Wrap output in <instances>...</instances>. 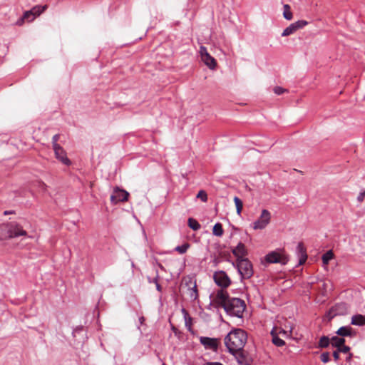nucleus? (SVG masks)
I'll return each instance as SVG.
<instances>
[{
	"mask_svg": "<svg viewBox=\"0 0 365 365\" xmlns=\"http://www.w3.org/2000/svg\"><path fill=\"white\" fill-rule=\"evenodd\" d=\"M247 333L241 329L231 331L225 338V344L230 353L242 349L247 342Z\"/></svg>",
	"mask_w": 365,
	"mask_h": 365,
	"instance_id": "obj_1",
	"label": "nucleus"
},
{
	"mask_svg": "<svg viewBox=\"0 0 365 365\" xmlns=\"http://www.w3.org/2000/svg\"><path fill=\"white\" fill-rule=\"evenodd\" d=\"M246 304L244 300L240 298H231L229 302L223 307L226 313L237 318H242L245 310Z\"/></svg>",
	"mask_w": 365,
	"mask_h": 365,
	"instance_id": "obj_2",
	"label": "nucleus"
},
{
	"mask_svg": "<svg viewBox=\"0 0 365 365\" xmlns=\"http://www.w3.org/2000/svg\"><path fill=\"white\" fill-rule=\"evenodd\" d=\"M242 279H250L253 275V268L251 262L247 258H238L235 264Z\"/></svg>",
	"mask_w": 365,
	"mask_h": 365,
	"instance_id": "obj_3",
	"label": "nucleus"
},
{
	"mask_svg": "<svg viewBox=\"0 0 365 365\" xmlns=\"http://www.w3.org/2000/svg\"><path fill=\"white\" fill-rule=\"evenodd\" d=\"M264 261L268 264L280 263L282 264H286L288 262V259L278 250H274L267 254Z\"/></svg>",
	"mask_w": 365,
	"mask_h": 365,
	"instance_id": "obj_4",
	"label": "nucleus"
},
{
	"mask_svg": "<svg viewBox=\"0 0 365 365\" xmlns=\"http://www.w3.org/2000/svg\"><path fill=\"white\" fill-rule=\"evenodd\" d=\"M213 279L216 284L222 288H227L231 284V280L227 273L222 270L215 272Z\"/></svg>",
	"mask_w": 365,
	"mask_h": 365,
	"instance_id": "obj_5",
	"label": "nucleus"
},
{
	"mask_svg": "<svg viewBox=\"0 0 365 365\" xmlns=\"http://www.w3.org/2000/svg\"><path fill=\"white\" fill-rule=\"evenodd\" d=\"M47 8V6H36L31 10L24 12L21 21H27L28 22L32 21L36 16L43 13Z\"/></svg>",
	"mask_w": 365,
	"mask_h": 365,
	"instance_id": "obj_6",
	"label": "nucleus"
},
{
	"mask_svg": "<svg viewBox=\"0 0 365 365\" xmlns=\"http://www.w3.org/2000/svg\"><path fill=\"white\" fill-rule=\"evenodd\" d=\"M271 215L267 210H263L258 220L253 222V228L255 230L264 229L270 221Z\"/></svg>",
	"mask_w": 365,
	"mask_h": 365,
	"instance_id": "obj_7",
	"label": "nucleus"
},
{
	"mask_svg": "<svg viewBox=\"0 0 365 365\" xmlns=\"http://www.w3.org/2000/svg\"><path fill=\"white\" fill-rule=\"evenodd\" d=\"M128 196L129 193L127 191L116 187L110 195V202L113 205H116L120 202L127 201Z\"/></svg>",
	"mask_w": 365,
	"mask_h": 365,
	"instance_id": "obj_8",
	"label": "nucleus"
},
{
	"mask_svg": "<svg viewBox=\"0 0 365 365\" xmlns=\"http://www.w3.org/2000/svg\"><path fill=\"white\" fill-rule=\"evenodd\" d=\"M8 225L9 228H11L9 229V232L11 235V238L26 235V232L23 229V227L19 223L12 221L8 222Z\"/></svg>",
	"mask_w": 365,
	"mask_h": 365,
	"instance_id": "obj_9",
	"label": "nucleus"
},
{
	"mask_svg": "<svg viewBox=\"0 0 365 365\" xmlns=\"http://www.w3.org/2000/svg\"><path fill=\"white\" fill-rule=\"evenodd\" d=\"M231 298L229 297L228 293L223 289L218 290L216 293L214 302L217 307H224Z\"/></svg>",
	"mask_w": 365,
	"mask_h": 365,
	"instance_id": "obj_10",
	"label": "nucleus"
},
{
	"mask_svg": "<svg viewBox=\"0 0 365 365\" xmlns=\"http://www.w3.org/2000/svg\"><path fill=\"white\" fill-rule=\"evenodd\" d=\"M200 343L205 346V349H211L216 351L218 348V340L215 338H210L207 336H200Z\"/></svg>",
	"mask_w": 365,
	"mask_h": 365,
	"instance_id": "obj_11",
	"label": "nucleus"
},
{
	"mask_svg": "<svg viewBox=\"0 0 365 365\" xmlns=\"http://www.w3.org/2000/svg\"><path fill=\"white\" fill-rule=\"evenodd\" d=\"M231 354L235 356L237 363L240 365H250L252 363L251 359L247 356L243 349Z\"/></svg>",
	"mask_w": 365,
	"mask_h": 365,
	"instance_id": "obj_12",
	"label": "nucleus"
},
{
	"mask_svg": "<svg viewBox=\"0 0 365 365\" xmlns=\"http://www.w3.org/2000/svg\"><path fill=\"white\" fill-rule=\"evenodd\" d=\"M56 158L66 165H70L71 161L68 158L66 151L61 146L53 148Z\"/></svg>",
	"mask_w": 365,
	"mask_h": 365,
	"instance_id": "obj_13",
	"label": "nucleus"
},
{
	"mask_svg": "<svg viewBox=\"0 0 365 365\" xmlns=\"http://www.w3.org/2000/svg\"><path fill=\"white\" fill-rule=\"evenodd\" d=\"M297 255L299 257V264H303L307 259V255L305 247L302 242H299L296 248Z\"/></svg>",
	"mask_w": 365,
	"mask_h": 365,
	"instance_id": "obj_14",
	"label": "nucleus"
},
{
	"mask_svg": "<svg viewBox=\"0 0 365 365\" xmlns=\"http://www.w3.org/2000/svg\"><path fill=\"white\" fill-rule=\"evenodd\" d=\"M232 254L238 258H243L244 256L247 255V252L245 245L242 242H239L237 247L232 250Z\"/></svg>",
	"mask_w": 365,
	"mask_h": 365,
	"instance_id": "obj_15",
	"label": "nucleus"
},
{
	"mask_svg": "<svg viewBox=\"0 0 365 365\" xmlns=\"http://www.w3.org/2000/svg\"><path fill=\"white\" fill-rule=\"evenodd\" d=\"M333 311L336 315H344L347 313L348 305L345 302L337 303L333 307Z\"/></svg>",
	"mask_w": 365,
	"mask_h": 365,
	"instance_id": "obj_16",
	"label": "nucleus"
},
{
	"mask_svg": "<svg viewBox=\"0 0 365 365\" xmlns=\"http://www.w3.org/2000/svg\"><path fill=\"white\" fill-rule=\"evenodd\" d=\"M9 229L10 228L8 223L1 224L0 225V240H3L8 238H11Z\"/></svg>",
	"mask_w": 365,
	"mask_h": 365,
	"instance_id": "obj_17",
	"label": "nucleus"
},
{
	"mask_svg": "<svg viewBox=\"0 0 365 365\" xmlns=\"http://www.w3.org/2000/svg\"><path fill=\"white\" fill-rule=\"evenodd\" d=\"M202 60L210 69L215 68L217 64L216 61L209 53H205V56H202Z\"/></svg>",
	"mask_w": 365,
	"mask_h": 365,
	"instance_id": "obj_18",
	"label": "nucleus"
},
{
	"mask_svg": "<svg viewBox=\"0 0 365 365\" xmlns=\"http://www.w3.org/2000/svg\"><path fill=\"white\" fill-rule=\"evenodd\" d=\"M351 324L355 326H364L365 325V316L362 314H356L351 317Z\"/></svg>",
	"mask_w": 365,
	"mask_h": 365,
	"instance_id": "obj_19",
	"label": "nucleus"
},
{
	"mask_svg": "<svg viewBox=\"0 0 365 365\" xmlns=\"http://www.w3.org/2000/svg\"><path fill=\"white\" fill-rule=\"evenodd\" d=\"M336 334L342 336L343 338L344 336H353L352 329L350 327H347V326L340 327L336 331Z\"/></svg>",
	"mask_w": 365,
	"mask_h": 365,
	"instance_id": "obj_20",
	"label": "nucleus"
},
{
	"mask_svg": "<svg viewBox=\"0 0 365 365\" xmlns=\"http://www.w3.org/2000/svg\"><path fill=\"white\" fill-rule=\"evenodd\" d=\"M345 344V339L343 337L339 336H332L331 338V344L333 347H336L337 349H339L340 346Z\"/></svg>",
	"mask_w": 365,
	"mask_h": 365,
	"instance_id": "obj_21",
	"label": "nucleus"
},
{
	"mask_svg": "<svg viewBox=\"0 0 365 365\" xmlns=\"http://www.w3.org/2000/svg\"><path fill=\"white\" fill-rule=\"evenodd\" d=\"M223 232L224 230L222 224L220 222L215 223L212 228V234L217 237H222Z\"/></svg>",
	"mask_w": 365,
	"mask_h": 365,
	"instance_id": "obj_22",
	"label": "nucleus"
},
{
	"mask_svg": "<svg viewBox=\"0 0 365 365\" xmlns=\"http://www.w3.org/2000/svg\"><path fill=\"white\" fill-rule=\"evenodd\" d=\"M330 344L331 339H329L327 336H322L319 341L318 348H327Z\"/></svg>",
	"mask_w": 365,
	"mask_h": 365,
	"instance_id": "obj_23",
	"label": "nucleus"
},
{
	"mask_svg": "<svg viewBox=\"0 0 365 365\" xmlns=\"http://www.w3.org/2000/svg\"><path fill=\"white\" fill-rule=\"evenodd\" d=\"M334 257V254L331 250H329L327 252H325L322 257V263L324 266L328 265L329 261Z\"/></svg>",
	"mask_w": 365,
	"mask_h": 365,
	"instance_id": "obj_24",
	"label": "nucleus"
},
{
	"mask_svg": "<svg viewBox=\"0 0 365 365\" xmlns=\"http://www.w3.org/2000/svg\"><path fill=\"white\" fill-rule=\"evenodd\" d=\"M271 334L272 336V343L276 345L277 346H282L285 344V342L284 340L280 339L277 334H274V330H272Z\"/></svg>",
	"mask_w": 365,
	"mask_h": 365,
	"instance_id": "obj_25",
	"label": "nucleus"
},
{
	"mask_svg": "<svg viewBox=\"0 0 365 365\" xmlns=\"http://www.w3.org/2000/svg\"><path fill=\"white\" fill-rule=\"evenodd\" d=\"M284 11H283V16L287 20H292L293 15L292 12L291 11V8L289 5L284 4L283 6Z\"/></svg>",
	"mask_w": 365,
	"mask_h": 365,
	"instance_id": "obj_26",
	"label": "nucleus"
},
{
	"mask_svg": "<svg viewBox=\"0 0 365 365\" xmlns=\"http://www.w3.org/2000/svg\"><path fill=\"white\" fill-rule=\"evenodd\" d=\"M187 224L190 228L192 230L197 231L200 229V224L193 218H189L187 220Z\"/></svg>",
	"mask_w": 365,
	"mask_h": 365,
	"instance_id": "obj_27",
	"label": "nucleus"
},
{
	"mask_svg": "<svg viewBox=\"0 0 365 365\" xmlns=\"http://www.w3.org/2000/svg\"><path fill=\"white\" fill-rule=\"evenodd\" d=\"M297 31L296 26L294 24H291L288 27H287L282 32V36H287L291 34H293Z\"/></svg>",
	"mask_w": 365,
	"mask_h": 365,
	"instance_id": "obj_28",
	"label": "nucleus"
},
{
	"mask_svg": "<svg viewBox=\"0 0 365 365\" xmlns=\"http://www.w3.org/2000/svg\"><path fill=\"white\" fill-rule=\"evenodd\" d=\"M234 202L236 206L237 213L238 215H241L243 203L242 201L237 196L234 197Z\"/></svg>",
	"mask_w": 365,
	"mask_h": 365,
	"instance_id": "obj_29",
	"label": "nucleus"
},
{
	"mask_svg": "<svg viewBox=\"0 0 365 365\" xmlns=\"http://www.w3.org/2000/svg\"><path fill=\"white\" fill-rule=\"evenodd\" d=\"M190 297L192 299L195 300L198 297L197 289L196 283L195 282L192 287L190 288Z\"/></svg>",
	"mask_w": 365,
	"mask_h": 365,
	"instance_id": "obj_30",
	"label": "nucleus"
},
{
	"mask_svg": "<svg viewBox=\"0 0 365 365\" xmlns=\"http://www.w3.org/2000/svg\"><path fill=\"white\" fill-rule=\"evenodd\" d=\"M189 247H190V245L188 243H185L182 245L177 246L175 248V250L178 252L180 254H184L187 252Z\"/></svg>",
	"mask_w": 365,
	"mask_h": 365,
	"instance_id": "obj_31",
	"label": "nucleus"
},
{
	"mask_svg": "<svg viewBox=\"0 0 365 365\" xmlns=\"http://www.w3.org/2000/svg\"><path fill=\"white\" fill-rule=\"evenodd\" d=\"M197 198H199L202 202H206L207 201V195L205 191L200 190L197 195Z\"/></svg>",
	"mask_w": 365,
	"mask_h": 365,
	"instance_id": "obj_32",
	"label": "nucleus"
},
{
	"mask_svg": "<svg viewBox=\"0 0 365 365\" xmlns=\"http://www.w3.org/2000/svg\"><path fill=\"white\" fill-rule=\"evenodd\" d=\"M293 24L296 26V29L297 31L298 29H302L303 27H304L306 25H307L308 23L307 21H304V20H299Z\"/></svg>",
	"mask_w": 365,
	"mask_h": 365,
	"instance_id": "obj_33",
	"label": "nucleus"
},
{
	"mask_svg": "<svg viewBox=\"0 0 365 365\" xmlns=\"http://www.w3.org/2000/svg\"><path fill=\"white\" fill-rule=\"evenodd\" d=\"M320 359L322 362L327 363L330 361V355L329 352H324L321 354Z\"/></svg>",
	"mask_w": 365,
	"mask_h": 365,
	"instance_id": "obj_34",
	"label": "nucleus"
},
{
	"mask_svg": "<svg viewBox=\"0 0 365 365\" xmlns=\"http://www.w3.org/2000/svg\"><path fill=\"white\" fill-rule=\"evenodd\" d=\"M59 138H60V135L58 134H56L53 136L52 138V144H53V148H56L57 147H59L61 146L59 144H58V140H59Z\"/></svg>",
	"mask_w": 365,
	"mask_h": 365,
	"instance_id": "obj_35",
	"label": "nucleus"
},
{
	"mask_svg": "<svg viewBox=\"0 0 365 365\" xmlns=\"http://www.w3.org/2000/svg\"><path fill=\"white\" fill-rule=\"evenodd\" d=\"M338 350L339 351V352L347 354L349 353L350 347L344 344L341 346H340L339 349H338Z\"/></svg>",
	"mask_w": 365,
	"mask_h": 365,
	"instance_id": "obj_36",
	"label": "nucleus"
},
{
	"mask_svg": "<svg viewBox=\"0 0 365 365\" xmlns=\"http://www.w3.org/2000/svg\"><path fill=\"white\" fill-rule=\"evenodd\" d=\"M285 91H286V90L284 88L280 87V86H276L274 88V92L277 95H281V94H282Z\"/></svg>",
	"mask_w": 365,
	"mask_h": 365,
	"instance_id": "obj_37",
	"label": "nucleus"
},
{
	"mask_svg": "<svg viewBox=\"0 0 365 365\" xmlns=\"http://www.w3.org/2000/svg\"><path fill=\"white\" fill-rule=\"evenodd\" d=\"M364 196H365V190L364 192H361L359 193V195L357 197V200L360 202H362L364 200Z\"/></svg>",
	"mask_w": 365,
	"mask_h": 365,
	"instance_id": "obj_38",
	"label": "nucleus"
},
{
	"mask_svg": "<svg viewBox=\"0 0 365 365\" xmlns=\"http://www.w3.org/2000/svg\"><path fill=\"white\" fill-rule=\"evenodd\" d=\"M200 55H201V58H202V56H205V53H208L206 48L204 47V46H201L200 47Z\"/></svg>",
	"mask_w": 365,
	"mask_h": 365,
	"instance_id": "obj_39",
	"label": "nucleus"
},
{
	"mask_svg": "<svg viewBox=\"0 0 365 365\" xmlns=\"http://www.w3.org/2000/svg\"><path fill=\"white\" fill-rule=\"evenodd\" d=\"M339 353L340 352L337 349L333 352V356L335 361H337L339 359Z\"/></svg>",
	"mask_w": 365,
	"mask_h": 365,
	"instance_id": "obj_40",
	"label": "nucleus"
},
{
	"mask_svg": "<svg viewBox=\"0 0 365 365\" xmlns=\"http://www.w3.org/2000/svg\"><path fill=\"white\" fill-rule=\"evenodd\" d=\"M158 278H159V276H158V274H157L156 277L153 279H151L150 278H148V282L150 283H154L155 284L158 283Z\"/></svg>",
	"mask_w": 365,
	"mask_h": 365,
	"instance_id": "obj_41",
	"label": "nucleus"
},
{
	"mask_svg": "<svg viewBox=\"0 0 365 365\" xmlns=\"http://www.w3.org/2000/svg\"><path fill=\"white\" fill-rule=\"evenodd\" d=\"M204 365H222V364L220 362H207Z\"/></svg>",
	"mask_w": 365,
	"mask_h": 365,
	"instance_id": "obj_42",
	"label": "nucleus"
},
{
	"mask_svg": "<svg viewBox=\"0 0 365 365\" xmlns=\"http://www.w3.org/2000/svg\"><path fill=\"white\" fill-rule=\"evenodd\" d=\"M156 289L161 292H162V287L159 283L155 284Z\"/></svg>",
	"mask_w": 365,
	"mask_h": 365,
	"instance_id": "obj_43",
	"label": "nucleus"
},
{
	"mask_svg": "<svg viewBox=\"0 0 365 365\" xmlns=\"http://www.w3.org/2000/svg\"><path fill=\"white\" fill-rule=\"evenodd\" d=\"M144 321H145V318L143 317H140L139 318V322H140V324H143Z\"/></svg>",
	"mask_w": 365,
	"mask_h": 365,
	"instance_id": "obj_44",
	"label": "nucleus"
},
{
	"mask_svg": "<svg viewBox=\"0 0 365 365\" xmlns=\"http://www.w3.org/2000/svg\"><path fill=\"white\" fill-rule=\"evenodd\" d=\"M14 212L13 211H5L4 212V215H9V214H12Z\"/></svg>",
	"mask_w": 365,
	"mask_h": 365,
	"instance_id": "obj_45",
	"label": "nucleus"
},
{
	"mask_svg": "<svg viewBox=\"0 0 365 365\" xmlns=\"http://www.w3.org/2000/svg\"><path fill=\"white\" fill-rule=\"evenodd\" d=\"M351 356H352V354L349 353V356L347 357L346 360H347V361L350 360V359H351Z\"/></svg>",
	"mask_w": 365,
	"mask_h": 365,
	"instance_id": "obj_46",
	"label": "nucleus"
},
{
	"mask_svg": "<svg viewBox=\"0 0 365 365\" xmlns=\"http://www.w3.org/2000/svg\"><path fill=\"white\" fill-rule=\"evenodd\" d=\"M182 312H183V313H185V314H187V312H186V311H185V309H182Z\"/></svg>",
	"mask_w": 365,
	"mask_h": 365,
	"instance_id": "obj_47",
	"label": "nucleus"
},
{
	"mask_svg": "<svg viewBox=\"0 0 365 365\" xmlns=\"http://www.w3.org/2000/svg\"><path fill=\"white\" fill-rule=\"evenodd\" d=\"M282 332L283 334H286V331H285L284 330H282Z\"/></svg>",
	"mask_w": 365,
	"mask_h": 365,
	"instance_id": "obj_48",
	"label": "nucleus"
},
{
	"mask_svg": "<svg viewBox=\"0 0 365 365\" xmlns=\"http://www.w3.org/2000/svg\"><path fill=\"white\" fill-rule=\"evenodd\" d=\"M165 365V364H164Z\"/></svg>",
	"mask_w": 365,
	"mask_h": 365,
	"instance_id": "obj_49",
	"label": "nucleus"
}]
</instances>
